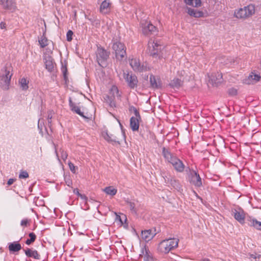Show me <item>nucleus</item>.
Masks as SVG:
<instances>
[{
    "label": "nucleus",
    "instance_id": "obj_1",
    "mask_svg": "<svg viewBox=\"0 0 261 261\" xmlns=\"http://www.w3.org/2000/svg\"><path fill=\"white\" fill-rule=\"evenodd\" d=\"M105 139L109 142H115L119 144L125 141V135L121 125L117 119H114L108 126Z\"/></svg>",
    "mask_w": 261,
    "mask_h": 261
},
{
    "label": "nucleus",
    "instance_id": "obj_2",
    "mask_svg": "<svg viewBox=\"0 0 261 261\" xmlns=\"http://www.w3.org/2000/svg\"><path fill=\"white\" fill-rule=\"evenodd\" d=\"M164 49L163 45L159 41L150 40L148 43L149 54L155 60H161L164 58Z\"/></svg>",
    "mask_w": 261,
    "mask_h": 261
},
{
    "label": "nucleus",
    "instance_id": "obj_3",
    "mask_svg": "<svg viewBox=\"0 0 261 261\" xmlns=\"http://www.w3.org/2000/svg\"><path fill=\"white\" fill-rule=\"evenodd\" d=\"M255 13V6L250 4L243 8L236 10L234 12V16L238 19H246L252 16Z\"/></svg>",
    "mask_w": 261,
    "mask_h": 261
},
{
    "label": "nucleus",
    "instance_id": "obj_4",
    "mask_svg": "<svg viewBox=\"0 0 261 261\" xmlns=\"http://www.w3.org/2000/svg\"><path fill=\"white\" fill-rule=\"evenodd\" d=\"M69 105L73 111L86 119L89 118V114L93 112V109L90 108L89 103H84L82 107H79L75 105L71 98L69 99Z\"/></svg>",
    "mask_w": 261,
    "mask_h": 261
},
{
    "label": "nucleus",
    "instance_id": "obj_5",
    "mask_svg": "<svg viewBox=\"0 0 261 261\" xmlns=\"http://www.w3.org/2000/svg\"><path fill=\"white\" fill-rule=\"evenodd\" d=\"M208 84L213 87H218L223 82L222 74L218 71H210L205 74Z\"/></svg>",
    "mask_w": 261,
    "mask_h": 261
},
{
    "label": "nucleus",
    "instance_id": "obj_6",
    "mask_svg": "<svg viewBox=\"0 0 261 261\" xmlns=\"http://www.w3.org/2000/svg\"><path fill=\"white\" fill-rule=\"evenodd\" d=\"M11 70L10 67H6L0 74V86L4 90L9 89L12 75Z\"/></svg>",
    "mask_w": 261,
    "mask_h": 261
},
{
    "label": "nucleus",
    "instance_id": "obj_7",
    "mask_svg": "<svg viewBox=\"0 0 261 261\" xmlns=\"http://www.w3.org/2000/svg\"><path fill=\"white\" fill-rule=\"evenodd\" d=\"M178 240L176 239H169L163 240L159 244V250L161 252L167 253L172 249L178 246Z\"/></svg>",
    "mask_w": 261,
    "mask_h": 261
},
{
    "label": "nucleus",
    "instance_id": "obj_8",
    "mask_svg": "<svg viewBox=\"0 0 261 261\" xmlns=\"http://www.w3.org/2000/svg\"><path fill=\"white\" fill-rule=\"evenodd\" d=\"M163 152L164 157L172 164L176 170L179 172H182L184 170V165L181 161L173 156L171 153L165 148H163Z\"/></svg>",
    "mask_w": 261,
    "mask_h": 261
},
{
    "label": "nucleus",
    "instance_id": "obj_9",
    "mask_svg": "<svg viewBox=\"0 0 261 261\" xmlns=\"http://www.w3.org/2000/svg\"><path fill=\"white\" fill-rule=\"evenodd\" d=\"M112 48L115 51L117 60L122 61L125 58L126 55V47L124 43L120 41H116L114 43Z\"/></svg>",
    "mask_w": 261,
    "mask_h": 261
},
{
    "label": "nucleus",
    "instance_id": "obj_10",
    "mask_svg": "<svg viewBox=\"0 0 261 261\" xmlns=\"http://www.w3.org/2000/svg\"><path fill=\"white\" fill-rule=\"evenodd\" d=\"M142 33L145 36H149L156 31V28L149 21H142L141 22Z\"/></svg>",
    "mask_w": 261,
    "mask_h": 261
},
{
    "label": "nucleus",
    "instance_id": "obj_11",
    "mask_svg": "<svg viewBox=\"0 0 261 261\" xmlns=\"http://www.w3.org/2000/svg\"><path fill=\"white\" fill-rule=\"evenodd\" d=\"M128 63L135 71L142 72L145 69L143 64L137 58L132 57L129 58Z\"/></svg>",
    "mask_w": 261,
    "mask_h": 261
},
{
    "label": "nucleus",
    "instance_id": "obj_12",
    "mask_svg": "<svg viewBox=\"0 0 261 261\" xmlns=\"http://www.w3.org/2000/svg\"><path fill=\"white\" fill-rule=\"evenodd\" d=\"M130 111L133 110L134 112L135 117H132L130 120V126L133 130H137L139 127V119L141 117L139 113L134 107L130 108Z\"/></svg>",
    "mask_w": 261,
    "mask_h": 261
},
{
    "label": "nucleus",
    "instance_id": "obj_13",
    "mask_svg": "<svg viewBox=\"0 0 261 261\" xmlns=\"http://www.w3.org/2000/svg\"><path fill=\"white\" fill-rule=\"evenodd\" d=\"M109 56L108 51L102 48H98L97 53V60L99 65L102 67L106 65V61Z\"/></svg>",
    "mask_w": 261,
    "mask_h": 261
},
{
    "label": "nucleus",
    "instance_id": "obj_14",
    "mask_svg": "<svg viewBox=\"0 0 261 261\" xmlns=\"http://www.w3.org/2000/svg\"><path fill=\"white\" fill-rule=\"evenodd\" d=\"M261 79L260 76L256 72H251L248 76L243 80V83L246 85H254Z\"/></svg>",
    "mask_w": 261,
    "mask_h": 261
},
{
    "label": "nucleus",
    "instance_id": "obj_15",
    "mask_svg": "<svg viewBox=\"0 0 261 261\" xmlns=\"http://www.w3.org/2000/svg\"><path fill=\"white\" fill-rule=\"evenodd\" d=\"M123 77L127 82L128 86L131 88L136 87L138 84L137 77L132 73H129L127 71H124Z\"/></svg>",
    "mask_w": 261,
    "mask_h": 261
},
{
    "label": "nucleus",
    "instance_id": "obj_16",
    "mask_svg": "<svg viewBox=\"0 0 261 261\" xmlns=\"http://www.w3.org/2000/svg\"><path fill=\"white\" fill-rule=\"evenodd\" d=\"M184 85V80L181 78L174 77L170 79L168 86L174 89H179Z\"/></svg>",
    "mask_w": 261,
    "mask_h": 261
},
{
    "label": "nucleus",
    "instance_id": "obj_17",
    "mask_svg": "<svg viewBox=\"0 0 261 261\" xmlns=\"http://www.w3.org/2000/svg\"><path fill=\"white\" fill-rule=\"evenodd\" d=\"M190 181L197 187H200L202 185V181L199 175L194 171H193L191 173Z\"/></svg>",
    "mask_w": 261,
    "mask_h": 261
},
{
    "label": "nucleus",
    "instance_id": "obj_18",
    "mask_svg": "<svg viewBox=\"0 0 261 261\" xmlns=\"http://www.w3.org/2000/svg\"><path fill=\"white\" fill-rule=\"evenodd\" d=\"M44 63L46 69L52 72L54 70L55 63L51 56H46L44 57Z\"/></svg>",
    "mask_w": 261,
    "mask_h": 261
},
{
    "label": "nucleus",
    "instance_id": "obj_19",
    "mask_svg": "<svg viewBox=\"0 0 261 261\" xmlns=\"http://www.w3.org/2000/svg\"><path fill=\"white\" fill-rule=\"evenodd\" d=\"M155 235V230L151 229L145 230L142 231L141 238L143 240L148 242Z\"/></svg>",
    "mask_w": 261,
    "mask_h": 261
},
{
    "label": "nucleus",
    "instance_id": "obj_20",
    "mask_svg": "<svg viewBox=\"0 0 261 261\" xmlns=\"http://www.w3.org/2000/svg\"><path fill=\"white\" fill-rule=\"evenodd\" d=\"M111 6V3L110 1L107 0L103 1L100 6V12L103 14L108 13L110 11Z\"/></svg>",
    "mask_w": 261,
    "mask_h": 261
},
{
    "label": "nucleus",
    "instance_id": "obj_21",
    "mask_svg": "<svg viewBox=\"0 0 261 261\" xmlns=\"http://www.w3.org/2000/svg\"><path fill=\"white\" fill-rule=\"evenodd\" d=\"M234 218L241 224L244 223L245 215L243 211L238 212L234 210L233 212Z\"/></svg>",
    "mask_w": 261,
    "mask_h": 261
},
{
    "label": "nucleus",
    "instance_id": "obj_22",
    "mask_svg": "<svg viewBox=\"0 0 261 261\" xmlns=\"http://www.w3.org/2000/svg\"><path fill=\"white\" fill-rule=\"evenodd\" d=\"M39 44L41 47L44 48L48 47L50 44H53V42L48 40L47 38L43 35L40 39L39 40Z\"/></svg>",
    "mask_w": 261,
    "mask_h": 261
},
{
    "label": "nucleus",
    "instance_id": "obj_23",
    "mask_svg": "<svg viewBox=\"0 0 261 261\" xmlns=\"http://www.w3.org/2000/svg\"><path fill=\"white\" fill-rule=\"evenodd\" d=\"M29 81L25 77H22L19 80V84L21 89L23 91H26L29 88L28 84Z\"/></svg>",
    "mask_w": 261,
    "mask_h": 261
},
{
    "label": "nucleus",
    "instance_id": "obj_24",
    "mask_svg": "<svg viewBox=\"0 0 261 261\" xmlns=\"http://www.w3.org/2000/svg\"><path fill=\"white\" fill-rule=\"evenodd\" d=\"M103 191L105 192L107 195L114 196L116 194L117 190L113 186H109L105 188L103 190Z\"/></svg>",
    "mask_w": 261,
    "mask_h": 261
},
{
    "label": "nucleus",
    "instance_id": "obj_25",
    "mask_svg": "<svg viewBox=\"0 0 261 261\" xmlns=\"http://www.w3.org/2000/svg\"><path fill=\"white\" fill-rule=\"evenodd\" d=\"M150 84L152 88H158L160 87L159 80L153 75L150 76Z\"/></svg>",
    "mask_w": 261,
    "mask_h": 261
},
{
    "label": "nucleus",
    "instance_id": "obj_26",
    "mask_svg": "<svg viewBox=\"0 0 261 261\" xmlns=\"http://www.w3.org/2000/svg\"><path fill=\"white\" fill-rule=\"evenodd\" d=\"M187 13L191 16L195 17H200L202 16L203 13L201 11H196L191 8H188Z\"/></svg>",
    "mask_w": 261,
    "mask_h": 261
},
{
    "label": "nucleus",
    "instance_id": "obj_27",
    "mask_svg": "<svg viewBox=\"0 0 261 261\" xmlns=\"http://www.w3.org/2000/svg\"><path fill=\"white\" fill-rule=\"evenodd\" d=\"M25 254L29 257H33L35 259L39 258V255L36 250H32L30 249H28L25 251Z\"/></svg>",
    "mask_w": 261,
    "mask_h": 261
},
{
    "label": "nucleus",
    "instance_id": "obj_28",
    "mask_svg": "<svg viewBox=\"0 0 261 261\" xmlns=\"http://www.w3.org/2000/svg\"><path fill=\"white\" fill-rule=\"evenodd\" d=\"M185 2L187 5L195 7H200L201 5V0H185Z\"/></svg>",
    "mask_w": 261,
    "mask_h": 261
},
{
    "label": "nucleus",
    "instance_id": "obj_29",
    "mask_svg": "<svg viewBox=\"0 0 261 261\" xmlns=\"http://www.w3.org/2000/svg\"><path fill=\"white\" fill-rule=\"evenodd\" d=\"M9 250L12 251H18L21 249V245L18 243H12L9 245Z\"/></svg>",
    "mask_w": 261,
    "mask_h": 261
},
{
    "label": "nucleus",
    "instance_id": "obj_30",
    "mask_svg": "<svg viewBox=\"0 0 261 261\" xmlns=\"http://www.w3.org/2000/svg\"><path fill=\"white\" fill-rule=\"evenodd\" d=\"M54 49V46L53 44H50L48 47L47 46L44 53V57H46V56H50L53 53Z\"/></svg>",
    "mask_w": 261,
    "mask_h": 261
},
{
    "label": "nucleus",
    "instance_id": "obj_31",
    "mask_svg": "<svg viewBox=\"0 0 261 261\" xmlns=\"http://www.w3.org/2000/svg\"><path fill=\"white\" fill-rule=\"evenodd\" d=\"M110 93L112 94L114 98L115 97H119L118 88L115 86H113L110 90Z\"/></svg>",
    "mask_w": 261,
    "mask_h": 261
},
{
    "label": "nucleus",
    "instance_id": "obj_32",
    "mask_svg": "<svg viewBox=\"0 0 261 261\" xmlns=\"http://www.w3.org/2000/svg\"><path fill=\"white\" fill-rule=\"evenodd\" d=\"M1 5L5 8H9L12 4V0H1Z\"/></svg>",
    "mask_w": 261,
    "mask_h": 261
},
{
    "label": "nucleus",
    "instance_id": "obj_33",
    "mask_svg": "<svg viewBox=\"0 0 261 261\" xmlns=\"http://www.w3.org/2000/svg\"><path fill=\"white\" fill-rule=\"evenodd\" d=\"M251 225L257 229H261V222L258 221L256 220L253 219L251 220Z\"/></svg>",
    "mask_w": 261,
    "mask_h": 261
},
{
    "label": "nucleus",
    "instance_id": "obj_34",
    "mask_svg": "<svg viewBox=\"0 0 261 261\" xmlns=\"http://www.w3.org/2000/svg\"><path fill=\"white\" fill-rule=\"evenodd\" d=\"M73 192L74 193L76 194L77 196H79L81 199L85 200V203H87L88 200L87 197L85 195L81 194L79 192L78 189H74Z\"/></svg>",
    "mask_w": 261,
    "mask_h": 261
},
{
    "label": "nucleus",
    "instance_id": "obj_35",
    "mask_svg": "<svg viewBox=\"0 0 261 261\" xmlns=\"http://www.w3.org/2000/svg\"><path fill=\"white\" fill-rule=\"evenodd\" d=\"M228 93L230 96H236L238 94V89L236 88L231 87L228 89Z\"/></svg>",
    "mask_w": 261,
    "mask_h": 261
},
{
    "label": "nucleus",
    "instance_id": "obj_36",
    "mask_svg": "<svg viewBox=\"0 0 261 261\" xmlns=\"http://www.w3.org/2000/svg\"><path fill=\"white\" fill-rule=\"evenodd\" d=\"M141 257L144 258V261H154L152 256L147 252H146L144 256L142 255Z\"/></svg>",
    "mask_w": 261,
    "mask_h": 261
},
{
    "label": "nucleus",
    "instance_id": "obj_37",
    "mask_svg": "<svg viewBox=\"0 0 261 261\" xmlns=\"http://www.w3.org/2000/svg\"><path fill=\"white\" fill-rule=\"evenodd\" d=\"M29 236L31 237V239H30V240H27L26 241V244L28 245H29L32 242H34L36 238V236L33 233H30L29 234Z\"/></svg>",
    "mask_w": 261,
    "mask_h": 261
},
{
    "label": "nucleus",
    "instance_id": "obj_38",
    "mask_svg": "<svg viewBox=\"0 0 261 261\" xmlns=\"http://www.w3.org/2000/svg\"><path fill=\"white\" fill-rule=\"evenodd\" d=\"M73 34V33L71 30H69L67 32V34H66V38H67V40L68 42H70L72 40Z\"/></svg>",
    "mask_w": 261,
    "mask_h": 261
},
{
    "label": "nucleus",
    "instance_id": "obj_39",
    "mask_svg": "<svg viewBox=\"0 0 261 261\" xmlns=\"http://www.w3.org/2000/svg\"><path fill=\"white\" fill-rule=\"evenodd\" d=\"M178 75L179 78H181L183 80V78L187 75V72L183 70L178 71Z\"/></svg>",
    "mask_w": 261,
    "mask_h": 261
},
{
    "label": "nucleus",
    "instance_id": "obj_40",
    "mask_svg": "<svg viewBox=\"0 0 261 261\" xmlns=\"http://www.w3.org/2000/svg\"><path fill=\"white\" fill-rule=\"evenodd\" d=\"M68 166H69V167L70 170L73 173H75L76 172V167L74 166V165L72 163L69 162L68 163Z\"/></svg>",
    "mask_w": 261,
    "mask_h": 261
},
{
    "label": "nucleus",
    "instance_id": "obj_41",
    "mask_svg": "<svg viewBox=\"0 0 261 261\" xmlns=\"http://www.w3.org/2000/svg\"><path fill=\"white\" fill-rule=\"evenodd\" d=\"M29 176L28 173L26 171H22L19 174V178H27Z\"/></svg>",
    "mask_w": 261,
    "mask_h": 261
},
{
    "label": "nucleus",
    "instance_id": "obj_42",
    "mask_svg": "<svg viewBox=\"0 0 261 261\" xmlns=\"http://www.w3.org/2000/svg\"><path fill=\"white\" fill-rule=\"evenodd\" d=\"M115 215L116 216V220H118L122 225L123 224V222L122 221L121 217L120 216L118 215L116 213H115Z\"/></svg>",
    "mask_w": 261,
    "mask_h": 261
},
{
    "label": "nucleus",
    "instance_id": "obj_43",
    "mask_svg": "<svg viewBox=\"0 0 261 261\" xmlns=\"http://www.w3.org/2000/svg\"><path fill=\"white\" fill-rule=\"evenodd\" d=\"M0 28L2 30H6V24L4 22H1L0 23Z\"/></svg>",
    "mask_w": 261,
    "mask_h": 261
},
{
    "label": "nucleus",
    "instance_id": "obj_44",
    "mask_svg": "<svg viewBox=\"0 0 261 261\" xmlns=\"http://www.w3.org/2000/svg\"><path fill=\"white\" fill-rule=\"evenodd\" d=\"M250 257L251 258L253 259H259L260 258V255H257L256 254H252L250 255Z\"/></svg>",
    "mask_w": 261,
    "mask_h": 261
},
{
    "label": "nucleus",
    "instance_id": "obj_45",
    "mask_svg": "<svg viewBox=\"0 0 261 261\" xmlns=\"http://www.w3.org/2000/svg\"><path fill=\"white\" fill-rule=\"evenodd\" d=\"M13 181H14V180H13V179H10L8 180V184L9 185H10L12 184H13Z\"/></svg>",
    "mask_w": 261,
    "mask_h": 261
},
{
    "label": "nucleus",
    "instance_id": "obj_46",
    "mask_svg": "<svg viewBox=\"0 0 261 261\" xmlns=\"http://www.w3.org/2000/svg\"><path fill=\"white\" fill-rule=\"evenodd\" d=\"M110 105L111 107H114V106H115V102H114L113 100H111L110 103Z\"/></svg>",
    "mask_w": 261,
    "mask_h": 261
},
{
    "label": "nucleus",
    "instance_id": "obj_47",
    "mask_svg": "<svg viewBox=\"0 0 261 261\" xmlns=\"http://www.w3.org/2000/svg\"><path fill=\"white\" fill-rule=\"evenodd\" d=\"M27 223V221L23 220V221H21V225H26Z\"/></svg>",
    "mask_w": 261,
    "mask_h": 261
},
{
    "label": "nucleus",
    "instance_id": "obj_48",
    "mask_svg": "<svg viewBox=\"0 0 261 261\" xmlns=\"http://www.w3.org/2000/svg\"><path fill=\"white\" fill-rule=\"evenodd\" d=\"M130 208L132 209H134V203H130Z\"/></svg>",
    "mask_w": 261,
    "mask_h": 261
},
{
    "label": "nucleus",
    "instance_id": "obj_49",
    "mask_svg": "<svg viewBox=\"0 0 261 261\" xmlns=\"http://www.w3.org/2000/svg\"><path fill=\"white\" fill-rule=\"evenodd\" d=\"M66 71H67V68H66V67H65V70H64V74L65 76Z\"/></svg>",
    "mask_w": 261,
    "mask_h": 261
},
{
    "label": "nucleus",
    "instance_id": "obj_50",
    "mask_svg": "<svg viewBox=\"0 0 261 261\" xmlns=\"http://www.w3.org/2000/svg\"><path fill=\"white\" fill-rule=\"evenodd\" d=\"M124 217H125L124 222H125L126 221V218L125 216H124Z\"/></svg>",
    "mask_w": 261,
    "mask_h": 261
},
{
    "label": "nucleus",
    "instance_id": "obj_51",
    "mask_svg": "<svg viewBox=\"0 0 261 261\" xmlns=\"http://www.w3.org/2000/svg\"><path fill=\"white\" fill-rule=\"evenodd\" d=\"M127 225H124V227L125 228H126V227H127Z\"/></svg>",
    "mask_w": 261,
    "mask_h": 261
},
{
    "label": "nucleus",
    "instance_id": "obj_52",
    "mask_svg": "<svg viewBox=\"0 0 261 261\" xmlns=\"http://www.w3.org/2000/svg\"><path fill=\"white\" fill-rule=\"evenodd\" d=\"M179 261H186L185 260H179Z\"/></svg>",
    "mask_w": 261,
    "mask_h": 261
}]
</instances>
